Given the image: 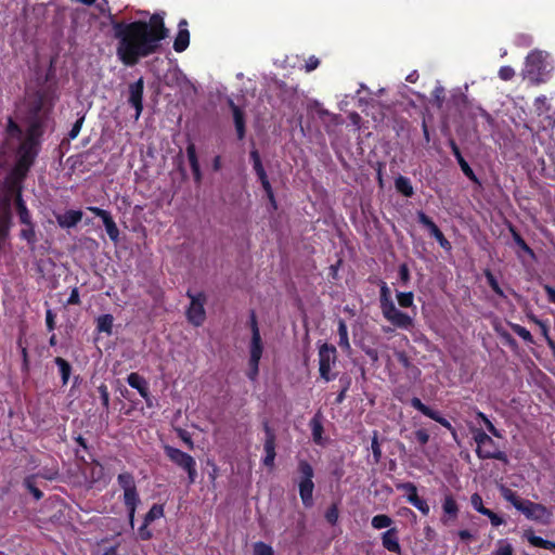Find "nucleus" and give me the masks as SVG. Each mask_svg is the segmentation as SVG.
I'll use <instances>...</instances> for the list:
<instances>
[{
  "label": "nucleus",
  "instance_id": "69168bd1",
  "mask_svg": "<svg viewBox=\"0 0 555 555\" xmlns=\"http://www.w3.org/2000/svg\"><path fill=\"white\" fill-rule=\"evenodd\" d=\"M483 512V516H487L490 519V522L493 527H499L504 524V519L490 508Z\"/></svg>",
  "mask_w": 555,
  "mask_h": 555
},
{
  "label": "nucleus",
  "instance_id": "4c0bfd02",
  "mask_svg": "<svg viewBox=\"0 0 555 555\" xmlns=\"http://www.w3.org/2000/svg\"><path fill=\"white\" fill-rule=\"evenodd\" d=\"M337 332H338V336H339V340H338L339 347L344 350H350L351 346H350L349 337H348V328H347L346 322L343 319L338 320Z\"/></svg>",
  "mask_w": 555,
  "mask_h": 555
},
{
  "label": "nucleus",
  "instance_id": "79ce46f5",
  "mask_svg": "<svg viewBox=\"0 0 555 555\" xmlns=\"http://www.w3.org/2000/svg\"><path fill=\"white\" fill-rule=\"evenodd\" d=\"M392 519L391 517H389L388 515L386 514H378V515H375L373 518H372V527L374 529H384V528H388L392 525Z\"/></svg>",
  "mask_w": 555,
  "mask_h": 555
},
{
  "label": "nucleus",
  "instance_id": "f8f14e48",
  "mask_svg": "<svg viewBox=\"0 0 555 555\" xmlns=\"http://www.w3.org/2000/svg\"><path fill=\"white\" fill-rule=\"evenodd\" d=\"M417 221L423 227H425L429 234L438 242V244L447 251L452 249L451 243L447 240L442 231L438 228V225L433 221V219L427 216L424 211L420 210L416 214Z\"/></svg>",
  "mask_w": 555,
  "mask_h": 555
},
{
  "label": "nucleus",
  "instance_id": "3c124183",
  "mask_svg": "<svg viewBox=\"0 0 555 555\" xmlns=\"http://www.w3.org/2000/svg\"><path fill=\"white\" fill-rule=\"evenodd\" d=\"M371 450L374 459V463L377 464L382 460V448L378 441V433L375 430L372 437Z\"/></svg>",
  "mask_w": 555,
  "mask_h": 555
},
{
  "label": "nucleus",
  "instance_id": "c03bdc74",
  "mask_svg": "<svg viewBox=\"0 0 555 555\" xmlns=\"http://www.w3.org/2000/svg\"><path fill=\"white\" fill-rule=\"evenodd\" d=\"M476 417L483 423V425L486 426V428L492 436H494L496 438H502L501 431L496 429V427L492 424V422L488 418V416L483 412L477 410Z\"/></svg>",
  "mask_w": 555,
  "mask_h": 555
},
{
  "label": "nucleus",
  "instance_id": "9d476101",
  "mask_svg": "<svg viewBox=\"0 0 555 555\" xmlns=\"http://www.w3.org/2000/svg\"><path fill=\"white\" fill-rule=\"evenodd\" d=\"M519 512L522 513L527 519L542 525H548L553 516L552 512L545 505L532 502L528 499H525Z\"/></svg>",
  "mask_w": 555,
  "mask_h": 555
},
{
  "label": "nucleus",
  "instance_id": "a211bd4d",
  "mask_svg": "<svg viewBox=\"0 0 555 555\" xmlns=\"http://www.w3.org/2000/svg\"><path fill=\"white\" fill-rule=\"evenodd\" d=\"M441 507L443 515L440 520L444 526H448L457 519L460 506L451 492L444 494Z\"/></svg>",
  "mask_w": 555,
  "mask_h": 555
},
{
  "label": "nucleus",
  "instance_id": "e433bc0d",
  "mask_svg": "<svg viewBox=\"0 0 555 555\" xmlns=\"http://www.w3.org/2000/svg\"><path fill=\"white\" fill-rule=\"evenodd\" d=\"M249 158H250V162L253 163V168H254L258 179L267 177V172L262 165L261 157H260L258 150L253 149L249 152Z\"/></svg>",
  "mask_w": 555,
  "mask_h": 555
},
{
  "label": "nucleus",
  "instance_id": "ddd939ff",
  "mask_svg": "<svg viewBox=\"0 0 555 555\" xmlns=\"http://www.w3.org/2000/svg\"><path fill=\"white\" fill-rule=\"evenodd\" d=\"M411 406L421 412L423 415L429 417L430 420L439 423L441 426L450 430L454 436L456 435L455 428L452 424L443 417L438 411L431 409L430 406L424 404L422 400L417 397H413L410 401Z\"/></svg>",
  "mask_w": 555,
  "mask_h": 555
},
{
  "label": "nucleus",
  "instance_id": "49530a36",
  "mask_svg": "<svg viewBox=\"0 0 555 555\" xmlns=\"http://www.w3.org/2000/svg\"><path fill=\"white\" fill-rule=\"evenodd\" d=\"M163 516L164 506L160 504H153L149 512L145 514L144 521L151 524Z\"/></svg>",
  "mask_w": 555,
  "mask_h": 555
},
{
  "label": "nucleus",
  "instance_id": "680f3d73",
  "mask_svg": "<svg viewBox=\"0 0 555 555\" xmlns=\"http://www.w3.org/2000/svg\"><path fill=\"white\" fill-rule=\"evenodd\" d=\"M470 504L481 515L485 514L483 511L488 509L487 507H485L483 502H482V498H481V495L479 493L472 494V496H470Z\"/></svg>",
  "mask_w": 555,
  "mask_h": 555
},
{
  "label": "nucleus",
  "instance_id": "603ef678",
  "mask_svg": "<svg viewBox=\"0 0 555 555\" xmlns=\"http://www.w3.org/2000/svg\"><path fill=\"white\" fill-rule=\"evenodd\" d=\"M514 548L507 540H499L493 555H513Z\"/></svg>",
  "mask_w": 555,
  "mask_h": 555
},
{
  "label": "nucleus",
  "instance_id": "6ab92c4d",
  "mask_svg": "<svg viewBox=\"0 0 555 555\" xmlns=\"http://www.w3.org/2000/svg\"><path fill=\"white\" fill-rule=\"evenodd\" d=\"M12 224V211L10 196H0V236L7 237Z\"/></svg>",
  "mask_w": 555,
  "mask_h": 555
},
{
  "label": "nucleus",
  "instance_id": "c85d7f7f",
  "mask_svg": "<svg viewBox=\"0 0 555 555\" xmlns=\"http://www.w3.org/2000/svg\"><path fill=\"white\" fill-rule=\"evenodd\" d=\"M248 326L251 332V338L249 347H263L262 338L260 335V330L258 326V320L255 310H250L249 312V321Z\"/></svg>",
  "mask_w": 555,
  "mask_h": 555
},
{
  "label": "nucleus",
  "instance_id": "b1692460",
  "mask_svg": "<svg viewBox=\"0 0 555 555\" xmlns=\"http://www.w3.org/2000/svg\"><path fill=\"white\" fill-rule=\"evenodd\" d=\"M190 44V31L188 29V21L182 18L178 24V34L173 41V50L181 53L188 49Z\"/></svg>",
  "mask_w": 555,
  "mask_h": 555
},
{
  "label": "nucleus",
  "instance_id": "aec40b11",
  "mask_svg": "<svg viewBox=\"0 0 555 555\" xmlns=\"http://www.w3.org/2000/svg\"><path fill=\"white\" fill-rule=\"evenodd\" d=\"M228 106L232 112L236 137L238 140H243L246 135V114L232 99L228 100Z\"/></svg>",
  "mask_w": 555,
  "mask_h": 555
},
{
  "label": "nucleus",
  "instance_id": "864d4df0",
  "mask_svg": "<svg viewBox=\"0 0 555 555\" xmlns=\"http://www.w3.org/2000/svg\"><path fill=\"white\" fill-rule=\"evenodd\" d=\"M524 538L532 545V546H535V547H541L543 548L544 547V544H545V539L541 538V537H538L534 534L533 530L532 529H528V530H525L524 532Z\"/></svg>",
  "mask_w": 555,
  "mask_h": 555
},
{
  "label": "nucleus",
  "instance_id": "e2e57ef3",
  "mask_svg": "<svg viewBox=\"0 0 555 555\" xmlns=\"http://www.w3.org/2000/svg\"><path fill=\"white\" fill-rule=\"evenodd\" d=\"M539 327L541 328V333H542L543 337L545 338L548 348L552 351V356H554L555 354V341L548 335L547 324L545 322H543L542 324H540Z\"/></svg>",
  "mask_w": 555,
  "mask_h": 555
},
{
  "label": "nucleus",
  "instance_id": "6e6d98bb",
  "mask_svg": "<svg viewBox=\"0 0 555 555\" xmlns=\"http://www.w3.org/2000/svg\"><path fill=\"white\" fill-rule=\"evenodd\" d=\"M412 504L415 508H417L424 516H427L430 512V507L426 500L420 498V496H412L411 501L409 502Z\"/></svg>",
  "mask_w": 555,
  "mask_h": 555
},
{
  "label": "nucleus",
  "instance_id": "58836bf2",
  "mask_svg": "<svg viewBox=\"0 0 555 555\" xmlns=\"http://www.w3.org/2000/svg\"><path fill=\"white\" fill-rule=\"evenodd\" d=\"M501 494L504 498V500L509 502L517 511H519L520 506L525 501V499H520L515 491L507 487L501 488Z\"/></svg>",
  "mask_w": 555,
  "mask_h": 555
},
{
  "label": "nucleus",
  "instance_id": "39448f33",
  "mask_svg": "<svg viewBox=\"0 0 555 555\" xmlns=\"http://www.w3.org/2000/svg\"><path fill=\"white\" fill-rule=\"evenodd\" d=\"M473 438L477 444L475 451L479 460H498L504 464L508 463L507 454L499 450L495 441L486 431L476 429Z\"/></svg>",
  "mask_w": 555,
  "mask_h": 555
},
{
  "label": "nucleus",
  "instance_id": "c9c22d12",
  "mask_svg": "<svg viewBox=\"0 0 555 555\" xmlns=\"http://www.w3.org/2000/svg\"><path fill=\"white\" fill-rule=\"evenodd\" d=\"M509 232L512 234L513 241L515 244L524 250L528 256H530L532 259L535 258V253L533 249L526 243V241L522 238L520 233L513 227L509 225Z\"/></svg>",
  "mask_w": 555,
  "mask_h": 555
},
{
  "label": "nucleus",
  "instance_id": "13d9d810",
  "mask_svg": "<svg viewBox=\"0 0 555 555\" xmlns=\"http://www.w3.org/2000/svg\"><path fill=\"white\" fill-rule=\"evenodd\" d=\"M339 382L343 384V388L335 398V402H334L335 404H340L344 402V400L346 399V393L350 386V379L348 377H346V378L341 377L339 379Z\"/></svg>",
  "mask_w": 555,
  "mask_h": 555
},
{
  "label": "nucleus",
  "instance_id": "a19ab883",
  "mask_svg": "<svg viewBox=\"0 0 555 555\" xmlns=\"http://www.w3.org/2000/svg\"><path fill=\"white\" fill-rule=\"evenodd\" d=\"M310 427H311V431H312V439H313V441L317 444H321L322 443V435H323L324 428H323V425H322L321 421L317 416H314L310 421Z\"/></svg>",
  "mask_w": 555,
  "mask_h": 555
},
{
  "label": "nucleus",
  "instance_id": "7ed1b4c3",
  "mask_svg": "<svg viewBox=\"0 0 555 555\" xmlns=\"http://www.w3.org/2000/svg\"><path fill=\"white\" fill-rule=\"evenodd\" d=\"M314 468L305 459H300L297 462L294 482L298 487V493L302 505L307 508L313 506V491H314Z\"/></svg>",
  "mask_w": 555,
  "mask_h": 555
},
{
  "label": "nucleus",
  "instance_id": "f03ea898",
  "mask_svg": "<svg viewBox=\"0 0 555 555\" xmlns=\"http://www.w3.org/2000/svg\"><path fill=\"white\" fill-rule=\"evenodd\" d=\"M379 307L383 317L395 327L400 330H411L414 326V319L406 312L397 309L391 293L386 282H380Z\"/></svg>",
  "mask_w": 555,
  "mask_h": 555
},
{
  "label": "nucleus",
  "instance_id": "f704fd0d",
  "mask_svg": "<svg viewBox=\"0 0 555 555\" xmlns=\"http://www.w3.org/2000/svg\"><path fill=\"white\" fill-rule=\"evenodd\" d=\"M54 363L59 367L61 379H62V385L63 386L67 385V383L69 380V377H70V374H72V365H70V363L67 360H65L64 358H61V357H56L54 359Z\"/></svg>",
  "mask_w": 555,
  "mask_h": 555
},
{
  "label": "nucleus",
  "instance_id": "338daca9",
  "mask_svg": "<svg viewBox=\"0 0 555 555\" xmlns=\"http://www.w3.org/2000/svg\"><path fill=\"white\" fill-rule=\"evenodd\" d=\"M83 121H85V116H81L74 122L72 129L68 132V139L74 140L78 137Z\"/></svg>",
  "mask_w": 555,
  "mask_h": 555
},
{
  "label": "nucleus",
  "instance_id": "4d7b16f0",
  "mask_svg": "<svg viewBox=\"0 0 555 555\" xmlns=\"http://www.w3.org/2000/svg\"><path fill=\"white\" fill-rule=\"evenodd\" d=\"M96 9L100 11V13L102 15H105L108 17L112 26H113L114 22H117L115 15L112 14V12H111V8L108 7L107 0H101V2H99L96 4Z\"/></svg>",
  "mask_w": 555,
  "mask_h": 555
},
{
  "label": "nucleus",
  "instance_id": "4be33fe9",
  "mask_svg": "<svg viewBox=\"0 0 555 555\" xmlns=\"http://www.w3.org/2000/svg\"><path fill=\"white\" fill-rule=\"evenodd\" d=\"M382 545L385 550L402 555V547L399 542L398 529L389 528L387 531L382 533Z\"/></svg>",
  "mask_w": 555,
  "mask_h": 555
},
{
  "label": "nucleus",
  "instance_id": "412c9836",
  "mask_svg": "<svg viewBox=\"0 0 555 555\" xmlns=\"http://www.w3.org/2000/svg\"><path fill=\"white\" fill-rule=\"evenodd\" d=\"M525 68L529 76H539L544 69V57L542 52H530L526 57Z\"/></svg>",
  "mask_w": 555,
  "mask_h": 555
},
{
  "label": "nucleus",
  "instance_id": "a18cd8bd",
  "mask_svg": "<svg viewBox=\"0 0 555 555\" xmlns=\"http://www.w3.org/2000/svg\"><path fill=\"white\" fill-rule=\"evenodd\" d=\"M5 132H7L8 137L13 138V139H21L23 135L22 128L18 126V124L12 117L8 118Z\"/></svg>",
  "mask_w": 555,
  "mask_h": 555
},
{
  "label": "nucleus",
  "instance_id": "f3484780",
  "mask_svg": "<svg viewBox=\"0 0 555 555\" xmlns=\"http://www.w3.org/2000/svg\"><path fill=\"white\" fill-rule=\"evenodd\" d=\"M143 91L144 79L140 77L137 81L129 85L128 102L135 109V119H138L143 111Z\"/></svg>",
  "mask_w": 555,
  "mask_h": 555
},
{
  "label": "nucleus",
  "instance_id": "052dcab7",
  "mask_svg": "<svg viewBox=\"0 0 555 555\" xmlns=\"http://www.w3.org/2000/svg\"><path fill=\"white\" fill-rule=\"evenodd\" d=\"M254 555H273V548L264 542L254 544Z\"/></svg>",
  "mask_w": 555,
  "mask_h": 555
},
{
  "label": "nucleus",
  "instance_id": "423d86ee",
  "mask_svg": "<svg viewBox=\"0 0 555 555\" xmlns=\"http://www.w3.org/2000/svg\"><path fill=\"white\" fill-rule=\"evenodd\" d=\"M164 452L170 462L188 474L189 485H193L197 478L195 459L189 453L169 444L164 446Z\"/></svg>",
  "mask_w": 555,
  "mask_h": 555
},
{
  "label": "nucleus",
  "instance_id": "de8ad7c7",
  "mask_svg": "<svg viewBox=\"0 0 555 555\" xmlns=\"http://www.w3.org/2000/svg\"><path fill=\"white\" fill-rule=\"evenodd\" d=\"M485 276L487 279L488 285L491 287V289L500 297L504 298L505 294L503 289L501 288L496 278L492 274L490 270L485 271Z\"/></svg>",
  "mask_w": 555,
  "mask_h": 555
},
{
  "label": "nucleus",
  "instance_id": "2f4dec72",
  "mask_svg": "<svg viewBox=\"0 0 555 555\" xmlns=\"http://www.w3.org/2000/svg\"><path fill=\"white\" fill-rule=\"evenodd\" d=\"M44 107V98L37 94L29 103V118L43 119L42 111Z\"/></svg>",
  "mask_w": 555,
  "mask_h": 555
},
{
  "label": "nucleus",
  "instance_id": "9b49d317",
  "mask_svg": "<svg viewBox=\"0 0 555 555\" xmlns=\"http://www.w3.org/2000/svg\"><path fill=\"white\" fill-rule=\"evenodd\" d=\"M262 429L264 431V441H263V450L264 457L262 459V463L266 467H273L274 461L276 457L275 447H276V435L274 429L270 426L268 420L262 422Z\"/></svg>",
  "mask_w": 555,
  "mask_h": 555
},
{
  "label": "nucleus",
  "instance_id": "8fccbe9b",
  "mask_svg": "<svg viewBox=\"0 0 555 555\" xmlns=\"http://www.w3.org/2000/svg\"><path fill=\"white\" fill-rule=\"evenodd\" d=\"M397 300L401 308H410L414 302V294L412 292H398Z\"/></svg>",
  "mask_w": 555,
  "mask_h": 555
},
{
  "label": "nucleus",
  "instance_id": "4468645a",
  "mask_svg": "<svg viewBox=\"0 0 555 555\" xmlns=\"http://www.w3.org/2000/svg\"><path fill=\"white\" fill-rule=\"evenodd\" d=\"M411 406L421 412L423 415L429 417L430 420L439 423L441 426L450 430L454 436L456 435L455 428L452 424L443 417L438 411L431 409L430 406L424 404L422 400L417 397H413L410 401Z\"/></svg>",
  "mask_w": 555,
  "mask_h": 555
},
{
  "label": "nucleus",
  "instance_id": "37998d69",
  "mask_svg": "<svg viewBox=\"0 0 555 555\" xmlns=\"http://www.w3.org/2000/svg\"><path fill=\"white\" fill-rule=\"evenodd\" d=\"M91 464H92V466L90 468V480H91V482L95 483V482H99V481H101L103 479V477H104V467L96 460H93Z\"/></svg>",
  "mask_w": 555,
  "mask_h": 555
},
{
  "label": "nucleus",
  "instance_id": "f257e3e1",
  "mask_svg": "<svg viewBox=\"0 0 555 555\" xmlns=\"http://www.w3.org/2000/svg\"><path fill=\"white\" fill-rule=\"evenodd\" d=\"M165 16L166 12L159 11L151 14L147 21L114 22L116 55L125 66L133 67L142 59L160 51L162 42L169 36Z\"/></svg>",
  "mask_w": 555,
  "mask_h": 555
},
{
  "label": "nucleus",
  "instance_id": "20e7f679",
  "mask_svg": "<svg viewBox=\"0 0 555 555\" xmlns=\"http://www.w3.org/2000/svg\"><path fill=\"white\" fill-rule=\"evenodd\" d=\"M117 483L124 492L122 502L128 512L129 520L132 524L137 507L141 502L135 478L132 473L122 472L117 476Z\"/></svg>",
  "mask_w": 555,
  "mask_h": 555
},
{
  "label": "nucleus",
  "instance_id": "1a4fd4ad",
  "mask_svg": "<svg viewBox=\"0 0 555 555\" xmlns=\"http://www.w3.org/2000/svg\"><path fill=\"white\" fill-rule=\"evenodd\" d=\"M337 360V350L335 346L323 344L319 348V372L322 379L325 382L334 380L337 373L331 372L332 364Z\"/></svg>",
  "mask_w": 555,
  "mask_h": 555
},
{
  "label": "nucleus",
  "instance_id": "7c9ffc66",
  "mask_svg": "<svg viewBox=\"0 0 555 555\" xmlns=\"http://www.w3.org/2000/svg\"><path fill=\"white\" fill-rule=\"evenodd\" d=\"M395 188L398 193L402 194L405 197H412L414 195V189L411 180L404 176H398L395 179Z\"/></svg>",
  "mask_w": 555,
  "mask_h": 555
},
{
  "label": "nucleus",
  "instance_id": "0eeeda50",
  "mask_svg": "<svg viewBox=\"0 0 555 555\" xmlns=\"http://www.w3.org/2000/svg\"><path fill=\"white\" fill-rule=\"evenodd\" d=\"M40 142H31V140H22L17 147V159L14 165L16 171L23 175V171L29 172L39 154Z\"/></svg>",
  "mask_w": 555,
  "mask_h": 555
},
{
  "label": "nucleus",
  "instance_id": "5701e85b",
  "mask_svg": "<svg viewBox=\"0 0 555 555\" xmlns=\"http://www.w3.org/2000/svg\"><path fill=\"white\" fill-rule=\"evenodd\" d=\"M82 211L68 209L64 214L55 215L56 222L62 229L75 228L82 219Z\"/></svg>",
  "mask_w": 555,
  "mask_h": 555
},
{
  "label": "nucleus",
  "instance_id": "473e14b6",
  "mask_svg": "<svg viewBox=\"0 0 555 555\" xmlns=\"http://www.w3.org/2000/svg\"><path fill=\"white\" fill-rule=\"evenodd\" d=\"M114 317L109 313L101 314L96 319V331L111 335L113 332Z\"/></svg>",
  "mask_w": 555,
  "mask_h": 555
},
{
  "label": "nucleus",
  "instance_id": "a878e982",
  "mask_svg": "<svg viewBox=\"0 0 555 555\" xmlns=\"http://www.w3.org/2000/svg\"><path fill=\"white\" fill-rule=\"evenodd\" d=\"M127 383L131 388L138 390L140 396L146 401L150 400V390L146 379L137 372H132L127 377Z\"/></svg>",
  "mask_w": 555,
  "mask_h": 555
},
{
  "label": "nucleus",
  "instance_id": "09e8293b",
  "mask_svg": "<svg viewBox=\"0 0 555 555\" xmlns=\"http://www.w3.org/2000/svg\"><path fill=\"white\" fill-rule=\"evenodd\" d=\"M396 488L397 490H400V491H404L406 493V501L410 502L411 501V498L414 495V496H418L417 494V487L411 482V481H406V482H399L396 485Z\"/></svg>",
  "mask_w": 555,
  "mask_h": 555
},
{
  "label": "nucleus",
  "instance_id": "cd10ccee",
  "mask_svg": "<svg viewBox=\"0 0 555 555\" xmlns=\"http://www.w3.org/2000/svg\"><path fill=\"white\" fill-rule=\"evenodd\" d=\"M43 119L29 118V124L26 129V134L23 140H31V142H40V137L43 133Z\"/></svg>",
  "mask_w": 555,
  "mask_h": 555
},
{
  "label": "nucleus",
  "instance_id": "2eb2a0df",
  "mask_svg": "<svg viewBox=\"0 0 555 555\" xmlns=\"http://www.w3.org/2000/svg\"><path fill=\"white\" fill-rule=\"evenodd\" d=\"M27 172L23 171V175L16 171V168H12L9 175L4 179V194L2 196H10L12 201L13 197L22 194L23 191V182L27 177Z\"/></svg>",
  "mask_w": 555,
  "mask_h": 555
},
{
  "label": "nucleus",
  "instance_id": "393cba45",
  "mask_svg": "<svg viewBox=\"0 0 555 555\" xmlns=\"http://www.w3.org/2000/svg\"><path fill=\"white\" fill-rule=\"evenodd\" d=\"M263 353V347H249V361L247 377L255 380L259 374V362Z\"/></svg>",
  "mask_w": 555,
  "mask_h": 555
},
{
  "label": "nucleus",
  "instance_id": "6e6552de",
  "mask_svg": "<svg viewBox=\"0 0 555 555\" xmlns=\"http://www.w3.org/2000/svg\"><path fill=\"white\" fill-rule=\"evenodd\" d=\"M186 296L191 299L190 306L186 309V319L194 326H201L206 319V311L204 305L206 304V295L203 292L197 294L191 291L186 292Z\"/></svg>",
  "mask_w": 555,
  "mask_h": 555
},
{
  "label": "nucleus",
  "instance_id": "bf43d9fd",
  "mask_svg": "<svg viewBox=\"0 0 555 555\" xmlns=\"http://www.w3.org/2000/svg\"><path fill=\"white\" fill-rule=\"evenodd\" d=\"M339 512L336 504L331 505L325 512V519L331 525H336L338 521Z\"/></svg>",
  "mask_w": 555,
  "mask_h": 555
},
{
  "label": "nucleus",
  "instance_id": "774afa93",
  "mask_svg": "<svg viewBox=\"0 0 555 555\" xmlns=\"http://www.w3.org/2000/svg\"><path fill=\"white\" fill-rule=\"evenodd\" d=\"M515 76V70L513 67L506 65V66H502L500 69H499V77L504 80V81H508L511 79H513Z\"/></svg>",
  "mask_w": 555,
  "mask_h": 555
},
{
  "label": "nucleus",
  "instance_id": "c756f323",
  "mask_svg": "<svg viewBox=\"0 0 555 555\" xmlns=\"http://www.w3.org/2000/svg\"><path fill=\"white\" fill-rule=\"evenodd\" d=\"M36 225L34 222L29 224H25L24 228L20 232V237L27 242V245L30 251H35L36 243L38 241L36 233Z\"/></svg>",
  "mask_w": 555,
  "mask_h": 555
},
{
  "label": "nucleus",
  "instance_id": "5fc2aeb1",
  "mask_svg": "<svg viewBox=\"0 0 555 555\" xmlns=\"http://www.w3.org/2000/svg\"><path fill=\"white\" fill-rule=\"evenodd\" d=\"M511 328L516 335H518L526 343H529V344L534 343L531 333L526 327H524L519 324H512Z\"/></svg>",
  "mask_w": 555,
  "mask_h": 555
},
{
  "label": "nucleus",
  "instance_id": "ea45409f",
  "mask_svg": "<svg viewBox=\"0 0 555 555\" xmlns=\"http://www.w3.org/2000/svg\"><path fill=\"white\" fill-rule=\"evenodd\" d=\"M457 160L459 166L461 167L463 173L474 183H480L478 178L476 177L474 170L469 166V164L465 160L462 153L454 156Z\"/></svg>",
  "mask_w": 555,
  "mask_h": 555
},
{
  "label": "nucleus",
  "instance_id": "72a5a7b5",
  "mask_svg": "<svg viewBox=\"0 0 555 555\" xmlns=\"http://www.w3.org/2000/svg\"><path fill=\"white\" fill-rule=\"evenodd\" d=\"M38 474L26 476L23 480V486L33 494L36 501L43 498V492L36 486V478Z\"/></svg>",
  "mask_w": 555,
  "mask_h": 555
},
{
  "label": "nucleus",
  "instance_id": "bb28decb",
  "mask_svg": "<svg viewBox=\"0 0 555 555\" xmlns=\"http://www.w3.org/2000/svg\"><path fill=\"white\" fill-rule=\"evenodd\" d=\"M186 156L190 163V167L193 173V178L195 183H201L202 181V171L199 167V162L196 153V147L194 143H189L186 146Z\"/></svg>",
  "mask_w": 555,
  "mask_h": 555
},
{
  "label": "nucleus",
  "instance_id": "0e129e2a",
  "mask_svg": "<svg viewBox=\"0 0 555 555\" xmlns=\"http://www.w3.org/2000/svg\"><path fill=\"white\" fill-rule=\"evenodd\" d=\"M98 391L100 392L103 408L107 410L109 406V392L107 386L105 384H101L98 387Z\"/></svg>",
  "mask_w": 555,
  "mask_h": 555
},
{
  "label": "nucleus",
  "instance_id": "dca6fc26",
  "mask_svg": "<svg viewBox=\"0 0 555 555\" xmlns=\"http://www.w3.org/2000/svg\"><path fill=\"white\" fill-rule=\"evenodd\" d=\"M87 209L102 219L109 240L117 244L119 242L120 232L111 212L95 206H89Z\"/></svg>",
  "mask_w": 555,
  "mask_h": 555
}]
</instances>
